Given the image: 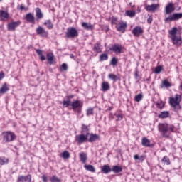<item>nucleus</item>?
Instances as JSON below:
<instances>
[{
  "instance_id": "nucleus-1",
  "label": "nucleus",
  "mask_w": 182,
  "mask_h": 182,
  "mask_svg": "<svg viewBox=\"0 0 182 182\" xmlns=\"http://www.w3.org/2000/svg\"><path fill=\"white\" fill-rule=\"evenodd\" d=\"M158 130L160 132L162 137L165 139H170V135L174 133L173 125H170L167 123H159L158 125Z\"/></svg>"
},
{
  "instance_id": "nucleus-2",
  "label": "nucleus",
  "mask_w": 182,
  "mask_h": 182,
  "mask_svg": "<svg viewBox=\"0 0 182 182\" xmlns=\"http://www.w3.org/2000/svg\"><path fill=\"white\" fill-rule=\"evenodd\" d=\"M3 143L4 144H8V143H12L16 140V134L15 132L7 131L2 132Z\"/></svg>"
},
{
  "instance_id": "nucleus-3",
  "label": "nucleus",
  "mask_w": 182,
  "mask_h": 182,
  "mask_svg": "<svg viewBox=\"0 0 182 182\" xmlns=\"http://www.w3.org/2000/svg\"><path fill=\"white\" fill-rule=\"evenodd\" d=\"M77 36H79V32L75 27H70L67 29L65 38H77Z\"/></svg>"
},
{
  "instance_id": "nucleus-4",
  "label": "nucleus",
  "mask_w": 182,
  "mask_h": 182,
  "mask_svg": "<svg viewBox=\"0 0 182 182\" xmlns=\"http://www.w3.org/2000/svg\"><path fill=\"white\" fill-rule=\"evenodd\" d=\"M182 18V13H174L164 19L165 22H173V21H178Z\"/></svg>"
},
{
  "instance_id": "nucleus-5",
  "label": "nucleus",
  "mask_w": 182,
  "mask_h": 182,
  "mask_svg": "<svg viewBox=\"0 0 182 182\" xmlns=\"http://www.w3.org/2000/svg\"><path fill=\"white\" fill-rule=\"evenodd\" d=\"M88 137L87 135L81 134L79 135L75 136V141L78 143V144H83V143H86V141H88Z\"/></svg>"
},
{
  "instance_id": "nucleus-6",
  "label": "nucleus",
  "mask_w": 182,
  "mask_h": 182,
  "mask_svg": "<svg viewBox=\"0 0 182 182\" xmlns=\"http://www.w3.org/2000/svg\"><path fill=\"white\" fill-rule=\"evenodd\" d=\"M32 181V175L28 174L26 176H18L16 180V182H31Z\"/></svg>"
},
{
  "instance_id": "nucleus-7",
  "label": "nucleus",
  "mask_w": 182,
  "mask_h": 182,
  "mask_svg": "<svg viewBox=\"0 0 182 182\" xmlns=\"http://www.w3.org/2000/svg\"><path fill=\"white\" fill-rule=\"evenodd\" d=\"M36 32L38 35H39L42 38H47V36L48 35V31H46V30H45V28H43V27H41V26H39L36 28Z\"/></svg>"
},
{
  "instance_id": "nucleus-8",
  "label": "nucleus",
  "mask_w": 182,
  "mask_h": 182,
  "mask_svg": "<svg viewBox=\"0 0 182 182\" xmlns=\"http://www.w3.org/2000/svg\"><path fill=\"white\" fill-rule=\"evenodd\" d=\"M70 106H72V109L75 112L76 111L77 109L80 108V107H83V102H82L80 100H75L73 101L71 104Z\"/></svg>"
},
{
  "instance_id": "nucleus-9",
  "label": "nucleus",
  "mask_w": 182,
  "mask_h": 182,
  "mask_svg": "<svg viewBox=\"0 0 182 182\" xmlns=\"http://www.w3.org/2000/svg\"><path fill=\"white\" fill-rule=\"evenodd\" d=\"M174 11H176V7H174L173 3L168 4L165 7L166 15H170V14L174 12Z\"/></svg>"
},
{
  "instance_id": "nucleus-10",
  "label": "nucleus",
  "mask_w": 182,
  "mask_h": 182,
  "mask_svg": "<svg viewBox=\"0 0 182 182\" xmlns=\"http://www.w3.org/2000/svg\"><path fill=\"white\" fill-rule=\"evenodd\" d=\"M181 102V95L176 94L175 97L170 98V105H178Z\"/></svg>"
},
{
  "instance_id": "nucleus-11",
  "label": "nucleus",
  "mask_w": 182,
  "mask_h": 182,
  "mask_svg": "<svg viewBox=\"0 0 182 182\" xmlns=\"http://www.w3.org/2000/svg\"><path fill=\"white\" fill-rule=\"evenodd\" d=\"M143 32H144V31L140 26H136L132 31V33H133L134 36L137 37L140 36V35H142Z\"/></svg>"
},
{
  "instance_id": "nucleus-12",
  "label": "nucleus",
  "mask_w": 182,
  "mask_h": 182,
  "mask_svg": "<svg viewBox=\"0 0 182 182\" xmlns=\"http://www.w3.org/2000/svg\"><path fill=\"white\" fill-rule=\"evenodd\" d=\"M127 28V23L124 22H121L116 26L117 31H118V32H122V33H124V32H126Z\"/></svg>"
},
{
  "instance_id": "nucleus-13",
  "label": "nucleus",
  "mask_w": 182,
  "mask_h": 182,
  "mask_svg": "<svg viewBox=\"0 0 182 182\" xmlns=\"http://www.w3.org/2000/svg\"><path fill=\"white\" fill-rule=\"evenodd\" d=\"M21 25V21H14L9 23L7 26L8 31H14L18 26Z\"/></svg>"
},
{
  "instance_id": "nucleus-14",
  "label": "nucleus",
  "mask_w": 182,
  "mask_h": 182,
  "mask_svg": "<svg viewBox=\"0 0 182 182\" xmlns=\"http://www.w3.org/2000/svg\"><path fill=\"white\" fill-rule=\"evenodd\" d=\"M90 138L88 139L89 143H93L95 141H97V140H100V136L97 134L91 133L89 134Z\"/></svg>"
},
{
  "instance_id": "nucleus-15",
  "label": "nucleus",
  "mask_w": 182,
  "mask_h": 182,
  "mask_svg": "<svg viewBox=\"0 0 182 182\" xmlns=\"http://www.w3.org/2000/svg\"><path fill=\"white\" fill-rule=\"evenodd\" d=\"M109 50H112L114 53H122V46L119 44H114L109 48Z\"/></svg>"
},
{
  "instance_id": "nucleus-16",
  "label": "nucleus",
  "mask_w": 182,
  "mask_h": 182,
  "mask_svg": "<svg viewBox=\"0 0 182 182\" xmlns=\"http://www.w3.org/2000/svg\"><path fill=\"white\" fill-rule=\"evenodd\" d=\"M90 130L89 129V127L87 125L82 124L81 127V134H85V136H89L90 134Z\"/></svg>"
},
{
  "instance_id": "nucleus-17",
  "label": "nucleus",
  "mask_w": 182,
  "mask_h": 182,
  "mask_svg": "<svg viewBox=\"0 0 182 182\" xmlns=\"http://www.w3.org/2000/svg\"><path fill=\"white\" fill-rule=\"evenodd\" d=\"M112 168H110V166L109 165H103L101 166V173L102 174H109V173H111Z\"/></svg>"
},
{
  "instance_id": "nucleus-18",
  "label": "nucleus",
  "mask_w": 182,
  "mask_h": 182,
  "mask_svg": "<svg viewBox=\"0 0 182 182\" xmlns=\"http://www.w3.org/2000/svg\"><path fill=\"white\" fill-rule=\"evenodd\" d=\"M25 18L27 22H29L30 23H35V16L31 14V13L27 14Z\"/></svg>"
},
{
  "instance_id": "nucleus-19",
  "label": "nucleus",
  "mask_w": 182,
  "mask_h": 182,
  "mask_svg": "<svg viewBox=\"0 0 182 182\" xmlns=\"http://www.w3.org/2000/svg\"><path fill=\"white\" fill-rule=\"evenodd\" d=\"M35 11L37 19L41 20L43 18V13H42V10H41V8H36Z\"/></svg>"
},
{
  "instance_id": "nucleus-20",
  "label": "nucleus",
  "mask_w": 182,
  "mask_h": 182,
  "mask_svg": "<svg viewBox=\"0 0 182 182\" xmlns=\"http://www.w3.org/2000/svg\"><path fill=\"white\" fill-rule=\"evenodd\" d=\"M111 171H112L115 174H118V173H122L123 171V168L119 166H114L111 168Z\"/></svg>"
},
{
  "instance_id": "nucleus-21",
  "label": "nucleus",
  "mask_w": 182,
  "mask_h": 182,
  "mask_svg": "<svg viewBox=\"0 0 182 182\" xmlns=\"http://www.w3.org/2000/svg\"><path fill=\"white\" fill-rule=\"evenodd\" d=\"M173 45H181V38H177V36H170Z\"/></svg>"
},
{
  "instance_id": "nucleus-22",
  "label": "nucleus",
  "mask_w": 182,
  "mask_h": 182,
  "mask_svg": "<svg viewBox=\"0 0 182 182\" xmlns=\"http://www.w3.org/2000/svg\"><path fill=\"white\" fill-rule=\"evenodd\" d=\"M47 60L50 65H53V62H55V55L52 53H49L47 54Z\"/></svg>"
},
{
  "instance_id": "nucleus-23",
  "label": "nucleus",
  "mask_w": 182,
  "mask_h": 182,
  "mask_svg": "<svg viewBox=\"0 0 182 182\" xmlns=\"http://www.w3.org/2000/svg\"><path fill=\"white\" fill-rule=\"evenodd\" d=\"M102 90V92H107V90H110V85H109V82L104 81L102 82L101 85Z\"/></svg>"
},
{
  "instance_id": "nucleus-24",
  "label": "nucleus",
  "mask_w": 182,
  "mask_h": 182,
  "mask_svg": "<svg viewBox=\"0 0 182 182\" xmlns=\"http://www.w3.org/2000/svg\"><path fill=\"white\" fill-rule=\"evenodd\" d=\"M8 18H9V14H8V12L4 10L0 11V18L1 21H5V19H8Z\"/></svg>"
},
{
  "instance_id": "nucleus-25",
  "label": "nucleus",
  "mask_w": 182,
  "mask_h": 182,
  "mask_svg": "<svg viewBox=\"0 0 182 182\" xmlns=\"http://www.w3.org/2000/svg\"><path fill=\"white\" fill-rule=\"evenodd\" d=\"M82 26L85 31H93V25L89 24L87 22H82Z\"/></svg>"
},
{
  "instance_id": "nucleus-26",
  "label": "nucleus",
  "mask_w": 182,
  "mask_h": 182,
  "mask_svg": "<svg viewBox=\"0 0 182 182\" xmlns=\"http://www.w3.org/2000/svg\"><path fill=\"white\" fill-rule=\"evenodd\" d=\"M170 116V112L163 111L158 115L159 119H167Z\"/></svg>"
},
{
  "instance_id": "nucleus-27",
  "label": "nucleus",
  "mask_w": 182,
  "mask_h": 182,
  "mask_svg": "<svg viewBox=\"0 0 182 182\" xmlns=\"http://www.w3.org/2000/svg\"><path fill=\"white\" fill-rule=\"evenodd\" d=\"M146 9L148 12H154L157 9V4H153L151 5H148L146 6Z\"/></svg>"
},
{
  "instance_id": "nucleus-28",
  "label": "nucleus",
  "mask_w": 182,
  "mask_h": 182,
  "mask_svg": "<svg viewBox=\"0 0 182 182\" xmlns=\"http://www.w3.org/2000/svg\"><path fill=\"white\" fill-rule=\"evenodd\" d=\"M8 90H9V87H8L6 82H5L0 88V95H5V93L7 92Z\"/></svg>"
},
{
  "instance_id": "nucleus-29",
  "label": "nucleus",
  "mask_w": 182,
  "mask_h": 182,
  "mask_svg": "<svg viewBox=\"0 0 182 182\" xmlns=\"http://www.w3.org/2000/svg\"><path fill=\"white\" fill-rule=\"evenodd\" d=\"M80 160L82 161V163H86L87 160V154L85 152H82L79 154Z\"/></svg>"
},
{
  "instance_id": "nucleus-30",
  "label": "nucleus",
  "mask_w": 182,
  "mask_h": 182,
  "mask_svg": "<svg viewBox=\"0 0 182 182\" xmlns=\"http://www.w3.org/2000/svg\"><path fill=\"white\" fill-rule=\"evenodd\" d=\"M142 146L144 147H151V146L150 145V140L147 139L146 137L142 138V142H141Z\"/></svg>"
},
{
  "instance_id": "nucleus-31",
  "label": "nucleus",
  "mask_w": 182,
  "mask_h": 182,
  "mask_svg": "<svg viewBox=\"0 0 182 182\" xmlns=\"http://www.w3.org/2000/svg\"><path fill=\"white\" fill-rule=\"evenodd\" d=\"M108 77L109 79H110V80H113L114 82H117V80H120V76L116 75L114 74H109Z\"/></svg>"
},
{
  "instance_id": "nucleus-32",
  "label": "nucleus",
  "mask_w": 182,
  "mask_h": 182,
  "mask_svg": "<svg viewBox=\"0 0 182 182\" xmlns=\"http://www.w3.org/2000/svg\"><path fill=\"white\" fill-rule=\"evenodd\" d=\"M43 25L47 27L48 29H53V23H52V21L50 20H46Z\"/></svg>"
},
{
  "instance_id": "nucleus-33",
  "label": "nucleus",
  "mask_w": 182,
  "mask_h": 182,
  "mask_svg": "<svg viewBox=\"0 0 182 182\" xmlns=\"http://www.w3.org/2000/svg\"><path fill=\"white\" fill-rule=\"evenodd\" d=\"M84 167L87 171H90L91 173H96V168H95L93 165H85Z\"/></svg>"
},
{
  "instance_id": "nucleus-34",
  "label": "nucleus",
  "mask_w": 182,
  "mask_h": 182,
  "mask_svg": "<svg viewBox=\"0 0 182 182\" xmlns=\"http://www.w3.org/2000/svg\"><path fill=\"white\" fill-rule=\"evenodd\" d=\"M125 15L129 18H134V16H136V11L133 10H127L125 12Z\"/></svg>"
},
{
  "instance_id": "nucleus-35",
  "label": "nucleus",
  "mask_w": 182,
  "mask_h": 182,
  "mask_svg": "<svg viewBox=\"0 0 182 182\" xmlns=\"http://www.w3.org/2000/svg\"><path fill=\"white\" fill-rule=\"evenodd\" d=\"M9 163V159L5 156H0V165L4 166V164H8Z\"/></svg>"
},
{
  "instance_id": "nucleus-36",
  "label": "nucleus",
  "mask_w": 182,
  "mask_h": 182,
  "mask_svg": "<svg viewBox=\"0 0 182 182\" xmlns=\"http://www.w3.org/2000/svg\"><path fill=\"white\" fill-rule=\"evenodd\" d=\"M157 109H159L160 110H162L163 109H164V106H165V103L163 102V101H161V102H156L155 103Z\"/></svg>"
},
{
  "instance_id": "nucleus-37",
  "label": "nucleus",
  "mask_w": 182,
  "mask_h": 182,
  "mask_svg": "<svg viewBox=\"0 0 182 182\" xmlns=\"http://www.w3.org/2000/svg\"><path fill=\"white\" fill-rule=\"evenodd\" d=\"M171 106L173 109V112H178V110H181V105L180 104H171Z\"/></svg>"
},
{
  "instance_id": "nucleus-38",
  "label": "nucleus",
  "mask_w": 182,
  "mask_h": 182,
  "mask_svg": "<svg viewBox=\"0 0 182 182\" xmlns=\"http://www.w3.org/2000/svg\"><path fill=\"white\" fill-rule=\"evenodd\" d=\"M107 59H109L107 53H103L100 55V62H104V60H107Z\"/></svg>"
},
{
  "instance_id": "nucleus-39",
  "label": "nucleus",
  "mask_w": 182,
  "mask_h": 182,
  "mask_svg": "<svg viewBox=\"0 0 182 182\" xmlns=\"http://www.w3.org/2000/svg\"><path fill=\"white\" fill-rule=\"evenodd\" d=\"M168 33L171 36H177V27H174L171 30H169Z\"/></svg>"
},
{
  "instance_id": "nucleus-40",
  "label": "nucleus",
  "mask_w": 182,
  "mask_h": 182,
  "mask_svg": "<svg viewBox=\"0 0 182 182\" xmlns=\"http://www.w3.org/2000/svg\"><path fill=\"white\" fill-rule=\"evenodd\" d=\"M164 86L165 87H171V84L170 83V82H168V80H164L162 82V85H161V87H164Z\"/></svg>"
},
{
  "instance_id": "nucleus-41",
  "label": "nucleus",
  "mask_w": 182,
  "mask_h": 182,
  "mask_svg": "<svg viewBox=\"0 0 182 182\" xmlns=\"http://www.w3.org/2000/svg\"><path fill=\"white\" fill-rule=\"evenodd\" d=\"M162 163L166 164V166H170V159L167 156H165L162 159H161Z\"/></svg>"
},
{
  "instance_id": "nucleus-42",
  "label": "nucleus",
  "mask_w": 182,
  "mask_h": 182,
  "mask_svg": "<svg viewBox=\"0 0 182 182\" xmlns=\"http://www.w3.org/2000/svg\"><path fill=\"white\" fill-rule=\"evenodd\" d=\"M62 157H63V159H69V158L70 157V154L69 151H64L62 153Z\"/></svg>"
},
{
  "instance_id": "nucleus-43",
  "label": "nucleus",
  "mask_w": 182,
  "mask_h": 182,
  "mask_svg": "<svg viewBox=\"0 0 182 182\" xmlns=\"http://www.w3.org/2000/svg\"><path fill=\"white\" fill-rule=\"evenodd\" d=\"M51 182H62V180L59 179L55 175H53L50 178Z\"/></svg>"
},
{
  "instance_id": "nucleus-44",
  "label": "nucleus",
  "mask_w": 182,
  "mask_h": 182,
  "mask_svg": "<svg viewBox=\"0 0 182 182\" xmlns=\"http://www.w3.org/2000/svg\"><path fill=\"white\" fill-rule=\"evenodd\" d=\"M117 58H116V57H113L110 61V65H112V66H117Z\"/></svg>"
},
{
  "instance_id": "nucleus-45",
  "label": "nucleus",
  "mask_w": 182,
  "mask_h": 182,
  "mask_svg": "<svg viewBox=\"0 0 182 182\" xmlns=\"http://www.w3.org/2000/svg\"><path fill=\"white\" fill-rule=\"evenodd\" d=\"M163 70V67L161 65H158L155 68L154 72L155 73H160Z\"/></svg>"
},
{
  "instance_id": "nucleus-46",
  "label": "nucleus",
  "mask_w": 182,
  "mask_h": 182,
  "mask_svg": "<svg viewBox=\"0 0 182 182\" xmlns=\"http://www.w3.org/2000/svg\"><path fill=\"white\" fill-rule=\"evenodd\" d=\"M143 99V95L138 94L136 96H135L134 100L135 102H140Z\"/></svg>"
},
{
  "instance_id": "nucleus-47",
  "label": "nucleus",
  "mask_w": 182,
  "mask_h": 182,
  "mask_svg": "<svg viewBox=\"0 0 182 182\" xmlns=\"http://www.w3.org/2000/svg\"><path fill=\"white\" fill-rule=\"evenodd\" d=\"M94 113L93 108H89L87 110V116H93Z\"/></svg>"
},
{
  "instance_id": "nucleus-48",
  "label": "nucleus",
  "mask_w": 182,
  "mask_h": 182,
  "mask_svg": "<svg viewBox=\"0 0 182 182\" xmlns=\"http://www.w3.org/2000/svg\"><path fill=\"white\" fill-rule=\"evenodd\" d=\"M100 43L97 42L96 44L94 45V50H100Z\"/></svg>"
},
{
  "instance_id": "nucleus-49",
  "label": "nucleus",
  "mask_w": 182,
  "mask_h": 182,
  "mask_svg": "<svg viewBox=\"0 0 182 182\" xmlns=\"http://www.w3.org/2000/svg\"><path fill=\"white\" fill-rule=\"evenodd\" d=\"M73 97H75V95H70L67 96V100H65V102H68L70 103L72 99H73Z\"/></svg>"
},
{
  "instance_id": "nucleus-50",
  "label": "nucleus",
  "mask_w": 182,
  "mask_h": 182,
  "mask_svg": "<svg viewBox=\"0 0 182 182\" xmlns=\"http://www.w3.org/2000/svg\"><path fill=\"white\" fill-rule=\"evenodd\" d=\"M63 106H64V107H69V106H70V102H69L66 100H63Z\"/></svg>"
},
{
  "instance_id": "nucleus-51",
  "label": "nucleus",
  "mask_w": 182,
  "mask_h": 182,
  "mask_svg": "<svg viewBox=\"0 0 182 182\" xmlns=\"http://www.w3.org/2000/svg\"><path fill=\"white\" fill-rule=\"evenodd\" d=\"M61 70L65 71L68 70V64L63 63L61 65Z\"/></svg>"
},
{
  "instance_id": "nucleus-52",
  "label": "nucleus",
  "mask_w": 182,
  "mask_h": 182,
  "mask_svg": "<svg viewBox=\"0 0 182 182\" xmlns=\"http://www.w3.org/2000/svg\"><path fill=\"white\" fill-rule=\"evenodd\" d=\"M116 117H117V122L123 120V115H122V114H117Z\"/></svg>"
},
{
  "instance_id": "nucleus-53",
  "label": "nucleus",
  "mask_w": 182,
  "mask_h": 182,
  "mask_svg": "<svg viewBox=\"0 0 182 182\" xmlns=\"http://www.w3.org/2000/svg\"><path fill=\"white\" fill-rule=\"evenodd\" d=\"M41 178H42L43 182H48V177L46 176V175H43L41 176Z\"/></svg>"
},
{
  "instance_id": "nucleus-54",
  "label": "nucleus",
  "mask_w": 182,
  "mask_h": 182,
  "mask_svg": "<svg viewBox=\"0 0 182 182\" xmlns=\"http://www.w3.org/2000/svg\"><path fill=\"white\" fill-rule=\"evenodd\" d=\"M36 52L37 55H38V56H42L43 52H42L41 50L37 49V50H36Z\"/></svg>"
},
{
  "instance_id": "nucleus-55",
  "label": "nucleus",
  "mask_w": 182,
  "mask_h": 182,
  "mask_svg": "<svg viewBox=\"0 0 182 182\" xmlns=\"http://www.w3.org/2000/svg\"><path fill=\"white\" fill-rule=\"evenodd\" d=\"M151 22H153V16H150L147 18V23H151Z\"/></svg>"
},
{
  "instance_id": "nucleus-56",
  "label": "nucleus",
  "mask_w": 182,
  "mask_h": 182,
  "mask_svg": "<svg viewBox=\"0 0 182 182\" xmlns=\"http://www.w3.org/2000/svg\"><path fill=\"white\" fill-rule=\"evenodd\" d=\"M117 21V18H112V20H111V23H112V25H116Z\"/></svg>"
},
{
  "instance_id": "nucleus-57",
  "label": "nucleus",
  "mask_w": 182,
  "mask_h": 182,
  "mask_svg": "<svg viewBox=\"0 0 182 182\" xmlns=\"http://www.w3.org/2000/svg\"><path fill=\"white\" fill-rule=\"evenodd\" d=\"M4 77H5V74L4 73V72H0V80H2Z\"/></svg>"
},
{
  "instance_id": "nucleus-58",
  "label": "nucleus",
  "mask_w": 182,
  "mask_h": 182,
  "mask_svg": "<svg viewBox=\"0 0 182 182\" xmlns=\"http://www.w3.org/2000/svg\"><path fill=\"white\" fill-rule=\"evenodd\" d=\"M40 59L41 60H46V57H45V55L42 54L41 55H40Z\"/></svg>"
},
{
  "instance_id": "nucleus-59",
  "label": "nucleus",
  "mask_w": 182,
  "mask_h": 182,
  "mask_svg": "<svg viewBox=\"0 0 182 182\" xmlns=\"http://www.w3.org/2000/svg\"><path fill=\"white\" fill-rule=\"evenodd\" d=\"M20 11H23L25 9V6L23 4H21L19 8Z\"/></svg>"
},
{
  "instance_id": "nucleus-60",
  "label": "nucleus",
  "mask_w": 182,
  "mask_h": 182,
  "mask_svg": "<svg viewBox=\"0 0 182 182\" xmlns=\"http://www.w3.org/2000/svg\"><path fill=\"white\" fill-rule=\"evenodd\" d=\"M77 112L79 114H80V113H82V107L77 108Z\"/></svg>"
},
{
  "instance_id": "nucleus-61",
  "label": "nucleus",
  "mask_w": 182,
  "mask_h": 182,
  "mask_svg": "<svg viewBox=\"0 0 182 182\" xmlns=\"http://www.w3.org/2000/svg\"><path fill=\"white\" fill-rule=\"evenodd\" d=\"M134 160H140V157H139V155H134Z\"/></svg>"
},
{
  "instance_id": "nucleus-62",
  "label": "nucleus",
  "mask_w": 182,
  "mask_h": 182,
  "mask_svg": "<svg viewBox=\"0 0 182 182\" xmlns=\"http://www.w3.org/2000/svg\"><path fill=\"white\" fill-rule=\"evenodd\" d=\"M135 77H139V73L137 72L135 73Z\"/></svg>"
},
{
  "instance_id": "nucleus-63",
  "label": "nucleus",
  "mask_w": 182,
  "mask_h": 182,
  "mask_svg": "<svg viewBox=\"0 0 182 182\" xmlns=\"http://www.w3.org/2000/svg\"><path fill=\"white\" fill-rule=\"evenodd\" d=\"M137 12H141V9H140V7L137 8Z\"/></svg>"
},
{
  "instance_id": "nucleus-64",
  "label": "nucleus",
  "mask_w": 182,
  "mask_h": 182,
  "mask_svg": "<svg viewBox=\"0 0 182 182\" xmlns=\"http://www.w3.org/2000/svg\"><path fill=\"white\" fill-rule=\"evenodd\" d=\"M113 109V107H109L108 109H107V110H112Z\"/></svg>"
}]
</instances>
